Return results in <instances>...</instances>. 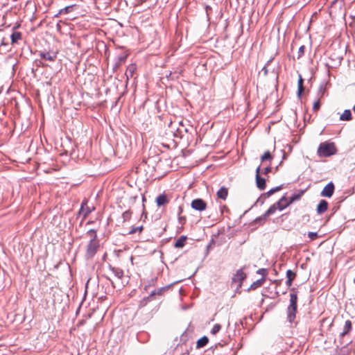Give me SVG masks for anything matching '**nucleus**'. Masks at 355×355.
<instances>
[{"instance_id":"nucleus-1","label":"nucleus","mask_w":355,"mask_h":355,"mask_svg":"<svg viewBox=\"0 0 355 355\" xmlns=\"http://www.w3.org/2000/svg\"><path fill=\"white\" fill-rule=\"evenodd\" d=\"M87 236L89 237V242L87 247V256L92 257L96 252L99 246L96 232L93 229L89 230L87 232Z\"/></svg>"},{"instance_id":"nucleus-2","label":"nucleus","mask_w":355,"mask_h":355,"mask_svg":"<svg viewBox=\"0 0 355 355\" xmlns=\"http://www.w3.org/2000/svg\"><path fill=\"white\" fill-rule=\"evenodd\" d=\"M297 296L296 293H290V304L287 309V318L289 322H293L295 318L297 311Z\"/></svg>"},{"instance_id":"nucleus-3","label":"nucleus","mask_w":355,"mask_h":355,"mask_svg":"<svg viewBox=\"0 0 355 355\" xmlns=\"http://www.w3.org/2000/svg\"><path fill=\"white\" fill-rule=\"evenodd\" d=\"M318 155L320 157H330L333 155V143L324 141L320 144L318 148Z\"/></svg>"},{"instance_id":"nucleus-4","label":"nucleus","mask_w":355,"mask_h":355,"mask_svg":"<svg viewBox=\"0 0 355 355\" xmlns=\"http://www.w3.org/2000/svg\"><path fill=\"white\" fill-rule=\"evenodd\" d=\"M300 198V195H295V196H291L290 198V200L288 201L285 197H282L275 204L277 205L278 209L282 211L284 208H286L287 206H288L290 204H291L293 202H294L295 200H297Z\"/></svg>"},{"instance_id":"nucleus-5","label":"nucleus","mask_w":355,"mask_h":355,"mask_svg":"<svg viewBox=\"0 0 355 355\" xmlns=\"http://www.w3.org/2000/svg\"><path fill=\"white\" fill-rule=\"evenodd\" d=\"M191 206L193 209L199 211H202L207 208L206 202L201 198L192 200Z\"/></svg>"},{"instance_id":"nucleus-6","label":"nucleus","mask_w":355,"mask_h":355,"mask_svg":"<svg viewBox=\"0 0 355 355\" xmlns=\"http://www.w3.org/2000/svg\"><path fill=\"white\" fill-rule=\"evenodd\" d=\"M260 168L261 166H259L256 169V183L260 190H263L266 188V180L259 175Z\"/></svg>"},{"instance_id":"nucleus-7","label":"nucleus","mask_w":355,"mask_h":355,"mask_svg":"<svg viewBox=\"0 0 355 355\" xmlns=\"http://www.w3.org/2000/svg\"><path fill=\"white\" fill-rule=\"evenodd\" d=\"M40 57L49 61H54L57 58V52L55 51H42L40 53Z\"/></svg>"},{"instance_id":"nucleus-8","label":"nucleus","mask_w":355,"mask_h":355,"mask_svg":"<svg viewBox=\"0 0 355 355\" xmlns=\"http://www.w3.org/2000/svg\"><path fill=\"white\" fill-rule=\"evenodd\" d=\"M333 194V182H330L322 191L321 196L331 197Z\"/></svg>"},{"instance_id":"nucleus-9","label":"nucleus","mask_w":355,"mask_h":355,"mask_svg":"<svg viewBox=\"0 0 355 355\" xmlns=\"http://www.w3.org/2000/svg\"><path fill=\"white\" fill-rule=\"evenodd\" d=\"M245 275L243 272L242 269H239L236 271V273L234 276L232 281L234 282H238L239 286H241L242 281L245 279Z\"/></svg>"},{"instance_id":"nucleus-10","label":"nucleus","mask_w":355,"mask_h":355,"mask_svg":"<svg viewBox=\"0 0 355 355\" xmlns=\"http://www.w3.org/2000/svg\"><path fill=\"white\" fill-rule=\"evenodd\" d=\"M328 207V203L326 200H322L319 202L317 207V212L319 214H321L327 211Z\"/></svg>"},{"instance_id":"nucleus-11","label":"nucleus","mask_w":355,"mask_h":355,"mask_svg":"<svg viewBox=\"0 0 355 355\" xmlns=\"http://www.w3.org/2000/svg\"><path fill=\"white\" fill-rule=\"evenodd\" d=\"M155 202L157 206L161 207L167 204L168 200L166 195L160 194L156 198Z\"/></svg>"},{"instance_id":"nucleus-12","label":"nucleus","mask_w":355,"mask_h":355,"mask_svg":"<svg viewBox=\"0 0 355 355\" xmlns=\"http://www.w3.org/2000/svg\"><path fill=\"white\" fill-rule=\"evenodd\" d=\"M168 286H164V287L159 288L157 290H155V291H152L151 293L150 294V295L147 297V300H153V297L155 295H163L164 291H166L168 289Z\"/></svg>"},{"instance_id":"nucleus-13","label":"nucleus","mask_w":355,"mask_h":355,"mask_svg":"<svg viewBox=\"0 0 355 355\" xmlns=\"http://www.w3.org/2000/svg\"><path fill=\"white\" fill-rule=\"evenodd\" d=\"M227 195H228V191H227V189L225 188V187H221L217 192V196L222 199V200H225L227 197Z\"/></svg>"},{"instance_id":"nucleus-14","label":"nucleus","mask_w":355,"mask_h":355,"mask_svg":"<svg viewBox=\"0 0 355 355\" xmlns=\"http://www.w3.org/2000/svg\"><path fill=\"white\" fill-rule=\"evenodd\" d=\"M187 236H181L175 243L174 246L176 248H181L184 246Z\"/></svg>"},{"instance_id":"nucleus-15","label":"nucleus","mask_w":355,"mask_h":355,"mask_svg":"<svg viewBox=\"0 0 355 355\" xmlns=\"http://www.w3.org/2000/svg\"><path fill=\"white\" fill-rule=\"evenodd\" d=\"M297 95L299 97L302 96V94L304 91V87H303V79L301 76V75H299V79L297 82Z\"/></svg>"},{"instance_id":"nucleus-16","label":"nucleus","mask_w":355,"mask_h":355,"mask_svg":"<svg viewBox=\"0 0 355 355\" xmlns=\"http://www.w3.org/2000/svg\"><path fill=\"white\" fill-rule=\"evenodd\" d=\"M209 339L207 336H203L197 341V348L205 347L208 343Z\"/></svg>"},{"instance_id":"nucleus-17","label":"nucleus","mask_w":355,"mask_h":355,"mask_svg":"<svg viewBox=\"0 0 355 355\" xmlns=\"http://www.w3.org/2000/svg\"><path fill=\"white\" fill-rule=\"evenodd\" d=\"M264 282H265V277H261V279H257V281L254 282L251 284L250 288L256 289V288L260 287L261 286H262V284H263Z\"/></svg>"},{"instance_id":"nucleus-18","label":"nucleus","mask_w":355,"mask_h":355,"mask_svg":"<svg viewBox=\"0 0 355 355\" xmlns=\"http://www.w3.org/2000/svg\"><path fill=\"white\" fill-rule=\"evenodd\" d=\"M351 118L352 113L349 110H345L340 116V119L343 121H349Z\"/></svg>"},{"instance_id":"nucleus-19","label":"nucleus","mask_w":355,"mask_h":355,"mask_svg":"<svg viewBox=\"0 0 355 355\" xmlns=\"http://www.w3.org/2000/svg\"><path fill=\"white\" fill-rule=\"evenodd\" d=\"M277 209H278V207L275 203L274 205L270 206V208L265 212V214H263V218L265 216H269L273 214L276 211Z\"/></svg>"},{"instance_id":"nucleus-20","label":"nucleus","mask_w":355,"mask_h":355,"mask_svg":"<svg viewBox=\"0 0 355 355\" xmlns=\"http://www.w3.org/2000/svg\"><path fill=\"white\" fill-rule=\"evenodd\" d=\"M352 329V323L349 320H347L345 323L343 331L340 333L342 336L347 334Z\"/></svg>"},{"instance_id":"nucleus-21","label":"nucleus","mask_w":355,"mask_h":355,"mask_svg":"<svg viewBox=\"0 0 355 355\" xmlns=\"http://www.w3.org/2000/svg\"><path fill=\"white\" fill-rule=\"evenodd\" d=\"M12 44L17 43L21 38V34L19 32H14L10 35Z\"/></svg>"},{"instance_id":"nucleus-22","label":"nucleus","mask_w":355,"mask_h":355,"mask_svg":"<svg viewBox=\"0 0 355 355\" xmlns=\"http://www.w3.org/2000/svg\"><path fill=\"white\" fill-rule=\"evenodd\" d=\"M73 7V6L71 5V6H66V7L60 9L58 14L56 16H58V15L67 14V13L70 12L72 10Z\"/></svg>"},{"instance_id":"nucleus-23","label":"nucleus","mask_w":355,"mask_h":355,"mask_svg":"<svg viewBox=\"0 0 355 355\" xmlns=\"http://www.w3.org/2000/svg\"><path fill=\"white\" fill-rule=\"evenodd\" d=\"M272 159L271 154L269 151H266L264 153V154L261 157V160L262 162L269 160Z\"/></svg>"},{"instance_id":"nucleus-24","label":"nucleus","mask_w":355,"mask_h":355,"mask_svg":"<svg viewBox=\"0 0 355 355\" xmlns=\"http://www.w3.org/2000/svg\"><path fill=\"white\" fill-rule=\"evenodd\" d=\"M91 212V210L89 208H85L84 205L82 204L81 208L80 210V213L84 216V217L87 216L89 213Z\"/></svg>"},{"instance_id":"nucleus-25","label":"nucleus","mask_w":355,"mask_h":355,"mask_svg":"<svg viewBox=\"0 0 355 355\" xmlns=\"http://www.w3.org/2000/svg\"><path fill=\"white\" fill-rule=\"evenodd\" d=\"M221 329V325L216 324L211 330V334L213 335L216 334Z\"/></svg>"},{"instance_id":"nucleus-26","label":"nucleus","mask_w":355,"mask_h":355,"mask_svg":"<svg viewBox=\"0 0 355 355\" xmlns=\"http://www.w3.org/2000/svg\"><path fill=\"white\" fill-rule=\"evenodd\" d=\"M142 230H143V226H138V227H132L130 230L129 234H135L137 232H141Z\"/></svg>"},{"instance_id":"nucleus-27","label":"nucleus","mask_w":355,"mask_h":355,"mask_svg":"<svg viewBox=\"0 0 355 355\" xmlns=\"http://www.w3.org/2000/svg\"><path fill=\"white\" fill-rule=\"evenodd\" d=\"M113 272L114 273V275L118 279H121L123 276V272L122 270L120 269H113Z\"/></svg>"},{"instance_id":"nucleus-28","label":"nucleus","mask_w":355,"mask_h":355,"mask_svg":"<svg viewBox=\"0 0 355 355\" xmlns=\"http://www.w3.org/2000/svg\"><path fill=\"white\" fill-rule=\"evenodd\" d=\"M131 216V212L130 211H126L123 213L122 217L123 219V221L128 220L130 218Z\"/></svg>"},{"instance_id":"nucleus-29","label":"nucleus","mask_w":355,"mask_h":355,"mask_svg":"<svg viewBox=\"0 0 355 355\" xmlns=\"http://www.w3.org/2000/svg\"><path fill=\"white\" fill-rule=\"evenodd\" d=\"M295 277V273L293 272L291 270H288L286 272V277L287 279H293Z\"/></svg>"},{"instance_id":"nucleus-30","label":"nucleus","mask_w":355,"mask_h":355,"mask_svg":"<svg viewBox=\"0 0 355 355\" xmlns=\"http://www.w3.org/2000/svg\"><path fill=\"white\" fill-rule=\"evenodd\" d=\"M268 216H265L263 218V214L258 218H257L255 220H254V223H263L266 218H267Z\"/></svg>"},{"instance_id":"nucleus-31","label":"nucleus","mask_w":355,"mask_h":355,"mask_svg":"<svg viewBox=\"0 0 355 355\" xmlns=\"http://www.w3.org/2000/svg\"><path fill=\"white\" fill-rule=\"evenodd\" d=\"M257 274L261 275L263 277H265L266 274V270L265 268H260L257 271Z\"/></svg>"},{"instance_id":"nucleus-32","label":"nucleus","mask_w":355,"mask_h":355,"mask_svg":"<svg viewBox=\"0 0 355 355\" xmlns=\"http://www.w3.org/2000/svg\"><path fill=\"white\" fill-rule=\"evenodd\" d=\"M308 236L311 239V240H314L315 238H317L318 236V234L317 232H309L308 234Z\"/></svg>"},{"instance_id":"nucleus-33","label":"nucleus","mask_w":355,"mask_h":355,"mask_svg":"<svg viewBox=\"0 0 355 355\" xmlns=\"http://www.w3.org/2000/svg\"><path fill=\"white\" fill-rule=\"evenodd\" d=\"M304 49H305V47L304 46H301L299 48V50H298V58H300L304 54Z\"/></svg>"},{"instance_id":"nucleus-34","label":"nucleus","mask_w":355,"mask_h":355,"mask_svg":"<svg viewBox=\"0 0 355 355\" xmlns=\"http://www.w3.org/2000/svg\"><path fill=\"white\" fill-rule=\"evenodd\" d=\"M133 69H134V67L132 66V67H129L127 69V71H126V75L127 76H128V74H130V76H132V73H133Z\"/></svg>"},{"instance_id":"nucleus-35","label":"nucleus","mask_w":355,"mask_h":355,"mask_svg":"<svg viewBox=\"0 0 355 355\" xmlns=\"http://www.w3.org/2000/svg\"><path fill=\"white\" fill-rule=\"evenodd\" d=\"M320 107V103L319 101H315L313 104V109L314 111H317Z\"/></svg>"},{"instance_id":"nucleus-36","label":"nucleus","mask_w":355,"mask_h":355,"mask_svg":"<svg viewBox=\"0 0 355 355\" xmlns=\"http://www.w3.org/2000/svg\"><path fill=\"white\" fill-rule=\"evenodd\" d=\"M126 59V55H121V56H119L118 58V60H119V64H120L121 62H125Z\"/></svg>"},{"instance_id":"nucleus-37","label":"nucleus","mask_w":355,"mask_h":355,"mask_svg":"<svg viewBox=\"0 0 355 355\" xmlns=\"http://www.w3.org/2000/svg\"><path fill=\"white\" fill-rule=\"evenodd\" d=\"M270 169H271V168H270V166H267V167H266V168L263 169V173L264 174H267V173H268L270 171Z\"/></svg>"},{"instance_id":"nucleus-38","label":"nucleus","mask_w":355,"mask_h":355,"mask_svg":"<svg viewBox=\"0 0 355 355\" xmlns=\"http://www.w3.org/2000/svg\"><path fill=\"white\" fill-rule=\"evenodd\" d=\"M293 280V279H291L290 278H289V279H287V280H286V284L288 286H291L292 285Z\"/></svg>"},{"instance_id":"nucleus-39","label":"nucleus","mask_w":355,"mask_h":355,"mask_svg":"<svg viewBox=\"0 0 355 355\" xmlns=\"http://www.w3.org/2000/svg\"><path fill=\"white\" fill-rule=\"evenodd\" d=\"M280 189H281V187H276L275 188L272 189V190L273 191L274 193Z\"/></svg>"},{"instance_id":"nucleus-40","label":"nucleus","mask_w":355,"mask_h":355,"mask_svg":"<svg viewBox=\"0 0 355 355\" xmlns=\"http://www.w3.org/2000/svg\"><path fill=\"white\" fill-rule=\"evenodd\" d=\"M273 193H274V192H273V191H272V189H271L270 191H268L266 193V195H267V196H270V195H272V194H273Z\"/></svg>"},{"instance_id":"nucleus-41","label":"nucleus","mask_w":355,"mask_h":355,"mask_svg":"<svg viewBox=\"0 0 355 355\" xmlns=\"http://www.w3.org/2000/svg\"><path fill=\"white\" fill-rule=\"evenodd\" d=\"M329 5L331 6L333 5V1H330Z\"/></svg>"}]
</instances>
